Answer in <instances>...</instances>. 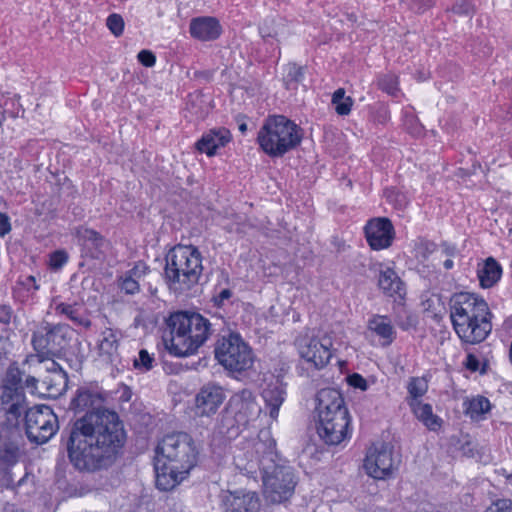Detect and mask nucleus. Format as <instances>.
<instances>
[{
	"instance_id": "obj_1",
	"label": "nucleus",
	"mask_w": 512,
	"mask_h": 512,
	"mask_svg": "<svg viewBox=\"0 0 512 512\" xmlns=\"http://www.w3.org/2000/svg\"><path fill=\"white\" fill-rule=\"evenodd\" d=\"M101 393L79 388L70 409L85 414L69 428L66 440L68 457L79 471L94 472L111 466L123 447L125 431L117 413L103 408Z\"/></svg>"
},
{
	"instance_id": "obj_2",
	"label": "nucleus",
	"mask_w": 512,
	"mask_h": 512,
	"mask_svg": "<svg viewBox=\"0 0 512 512\" xmlns=\"http://www.w3.org/2000/svg\"><path fill=\"white\" fill-rule=\"evenodd\" d=\"M234 459L237 467L248 474L260 470L267 501L280 504L294 494L296 480L293 469L278 455L276 442L268 431H261L251 449Z\"/></svg>"
},
{
	"instance_id": "obj_3",
	"label": "nucleus",
	"mask_w": 512,
	"mask_h": 512,
	"mask_svg": "<svg viewBox=\"0 0 512 512\" xmlns=\"http://www.w3.org/2000/svg\"><path fill=\"white\" fill-rule=\"evenodd\" d=\"M450 318L459 338L468 344L484 341L492 330L487 302L475 294L461 292L451 298Z\"/></svg>"
},
{
	"instance_id": "obj_4",
	"label": "nucleus",
	"mask_w": 512,
	"mask_h": 512,
	"mask_svg": "<svg viewBox=\"0 0 512 512\" xmlns=\"http://www.w3.org/2000/svg\"><path fill=\"white\" fill-rule=\"evenodd\" d=\"M167 325L170 338L164 337L165 347L177 357L194 354L211 335L209 320L195 312H176L169 317Z\"/></svg>"
},
{
	"instance_id": "obj_5",
	"label": "nucleus",
	"mask_w": 512,
	"mask_h": 512,
	"mask_svg": "<svg viewBox=\"0 0 512 512\" xmlns=\"http://www.w3.org/2000/svg\"><path fill=\"white\" fill-rule=\"evenodd\" d=\"M317 433L327 445H339L349 433L350 418L341 393L332 388L317 394Z\"/></svg>"
},
{
	"instance_id": "obj_6",
	"label": "nucleus",
	"mask_w": 512,
	"mask_h": 512,
	"mask_svg": "<svg viewBox=\"0 0 512 512\" xmlns=\"http://www.w3.org/2000/svg\"><path fill=\"white\" fill-rule=\"evenodd\" d=\"M202 270V259L197 248L177 245L166 256L164 277L171 290L182 293L199 282Z\"/></svg>"
},
{
	"instance_id": "obj_7",
	"label": "nucleus",
	"mask_w": 512,
	"mask_h": 512,
	"mask_svg": "<svg viewBox=\"0 0 512 512\" xmlns=\"http://www.w3.org/2000/svg\"><path fill=\"white\" fill-rule=\"evenodd\" d=\"M302 129L283 115L270 116L258 132V142L271 157H282L300 145Z\"/></svg>"
},
{
	"instance_id": "obj_8",
	"label": "nucleus",
	"mask_w": 512,
	"mask_h": 512,
	"mask_svg": "<svg viewBox=\"0 0 512 512\" xmlns=\"http://www.w3.org/2000/svg\"><path fill=\"white\" fill-rule=\"evenodd\" d=\"M198 450L192 437L184 432L166 435L156 447L155 459L189 473L195 467Z\"/></svg>"
},
{
	"instance_id": "obj_9",
	"label": "nucleus",
	"mask_w": 512,
	"mask_h": 512,
	"mask_svg": "<svg viewBox=\"0 0 512 512\" xmlns=\"http://www.w3.org/2000/svg\"><path fill=\"white\" fill-rule=\"evenodd\" d=\"M23 445L22 429L20 426H0V471L4 473L2 484L14 488L20 486L26 477L15 479L11 469L19 462L21 446Z\"/></svg>"
},
{
	"instance_id": "obj_10",
	"label": "nucleus",
	"mask_w": 512,
	"mask_h": 512,
	"mask_svg": "<svg viewBox=\"0 0 512 512\" xmlns=\"http://www.w3.org/2000/svg\"><path fill=\"white\" fill-rule=\"evenodd\" d=\"M215 357L227 370L242 372L252 368L254 354L239 334L229 333L217 340Z\"/></svg>"
},
{
	"instance_id": "obj_11",
	"label": "nucleus",
	"mask_w": 512,
	"mask_h": 512,
	"mask_svg": "<svg viewBox=\"0 0 512 512\" xmlns=\"http://www.w3.org/2000/svg\"><path fill=\"white\" fill-rule=\"evenodd\" d=\"M68 326L43 323L32 335V345L39 363L62 353L67 345Z\"/></svg>"
},
{
	"instance_id": "obj_12",
	"label": "nucleus",
	"mask_w": 512,
	"mask_h": 512,
	"mask_svg": "<svg viewBox=\"0 0 512 512\" xmlns=\"http://www.w3.org/2000/svg\"><path fill=\"white\" fill-rule=\"evenodd\" d=\"M261 412L255 396L252 391L243 389L235 393L228 402L225 414H222L220 420V432L228 434L234 427L233 420L229 416H234V421L239 425H246L251 420H255Z\"/></svg>"
},
{
	"instance_id": "obj_13",
	"label": "nucleus",
	"mask_w": 512,
	"mask_h": 512,
	"mask_svg": "<svg viewBox=\"0 0 512 512\" xmlns=\"http://www.w3.org/2000/svg\"><path fill=\"white\" fill-rule=\"evenodd\" d=\"M58 418L47 405L27 409L25 413V432L30 442L44 444L58 430Z\"/></svg>"
},
{
	"instance_id": "obj_14",
	"label": "nucleus",
	"mask_w": 512,
	"mask_h": 512,
	"mask_svg": "<svg viewBox=\"0 0 512 512\" xmlns=\"http://www.w3.org/2000/svg\"><path fill=\"white\" fill-rule=\"evenodd\" d=\"M295 343L300 357L313 364L317 369L326 366L335 351L332 337L327 334L321 338L301 336L296 339Z\"/></svg>"
},
{
	"instance_id": "obj_15",
	"label": "nucleus",
	"mask_w": 512,
	"mask_h": 512,
	"mask_svg": "<svg viewBox=\"0 0 512 512\" xmlns=\"http://www.w3.org/2000/svg\"><path fill=\"white\" fill-rule=\"evenodd\" d=\"M397 466L398 461L393 457L392 448L385 443L370 447L364 461L366 473L375 479L390 477Z\"/></svg>"
},
{
	"instance_id": "obj_16",
	"label": "nucleus",
	"mask_w": 512,
	"mask_h": 512,
	"mask_svg": "<svg viewBox=\"0 0 512 512\" xmlns=\"http://www.w3.org/2000/svg\"><path fill=\"white\" fill-rule=\"evenodd\" d=\"M27 403L24 392H12L2 389L0 394V417L4 420L0 426H20L19 419L27 411Z\"/></svg>"
},
{
	"instance_id": "obj_17",
	"label": "nucleus",
	"mask_w": 512,
	"mask_h": 512,
	"mask_svg": "<svg viewBox=\"0 0 512 512\" xmlns=\"http://www.w3.org/2000/svg\"><path fill=\"white\" fill-rule=\"evenodd\" d=\"M220 502L222 512H258L260 509L257 493L247 490L222 491Z\"/></svg>"
},
{
	"instance_id": "obj_18",
	"label": "nucleus",
	"mask_w": 512,
	"mask_h": 512,
	"mask_svg": "<svg viewBox=\"0 0 512 512\" xmlns=\"http://www.w3.org/2000/svg\"><path fill=\"white\" fill-rule=\"evenodd\" d=\"M226 398L224 389L213 382L203 385L195 397L196 411L201 416L214 415Z\"/></svg>"
},
{
	"instance_id": "obj_19",
	"label": "nucleus",
	"mask_w": 512,
	"mask_h": 512,
	"mask_svg": "<svg viewBox=\"0 0 512 512\" xmlns=\"http://www.w3.org/2000/svg\"><path fill=\"white\" fill-rule=\"evenodd\" d=\"M365 236L372 249H385L392 244L394 227L388 218H375L366 224Z\"/></svg>"
},
{
	"instance_id": "obj_20",
	"label": "nucleus",
	"mask_w": 512,
	"mask_h": 512,
	"mask_svg": "<svg viewBox=\"0 0 512 512\" xmlns=\"http://www.w3.org/2000/svg\"><path fill=\"white\" fill-rule=\"evenodd\" d=\"M231 140V133L226 128H214L203 134L195 144L196 149L208 156H213L216 150L224 147Z\"/></svg>"
},
{
	"instance_id": "obj_21",
	"label": "nucleus",
	"mask_w": 512,
	"mask_h": 512,
	"mask_svg": "<svg viewBox=\"0 0 512 512\" xmlns=\"http://www.w3.org/2000/svg\"><path fill=\"white\" fill-rule=\"evenodd\" d=\"M262 398L265 402L266 409L272 419L276 420L279 414L280 406L283 404L286 396L285 385L281 380L276 378L266 385L262 390Z\"/></svg>"
},
{
	"instance_id": "obj_22",
	"label": "nucleus",
	"mask_w": 512,
	"mask_h": 512,
	"mask_svg": "<svg viewBox=\"0 0 512 512\" xmlns=\"http://www.w3.org/2000/svg\"><path fill=\"white\" fill-rule=\"evenodd\" d=\"M190 34L200 41H212L221 34V26L216 18L198 17L190 22Z\"/></svg>"
},
{
	"instance_id": "obj_23",
	"label": "nucleus",
	"mask_w": 512,
	"mask_h": 512,
	"mask_svg": "<svg viewBox=\"0 0 512 512\" xmlns=\"http://www.w3.org/2000/svg\"><path fill=\"white\" fill-rule=\"evenodd\" d=\"M156 472V487L161 491H170L174 489L188 473L172 468L171 465L164 462H159L155 459L154 462Z\"/></svg>"
},
{
	"instance_id": "obj_24",
	"label": "nucleus",
	"mask_w": 512,
	"mask_h": 512,
	"mask_svg": "<svg viewBox=\"0 0 512 512\" xmlns=\"http://www.w3.org/2000/svg\"><path fill=\"white\" fill-rule=\"evenodd\" d=\"M74 235L78 239L79 244L90 251L92 258H99L107 246V241L95 230L78 227L75 229Z\"/></svg>"
},
{
	"instance_id": "obj_25",
	"label": "nucleus",
	"mask_w": 512,
	"mask_h": 512,
	"mask_svg": "<svg viewBox=\"0 0 512 512\" xmlns=\"http://www.w3.org/2000/svg\"><path fill=\"white\" fill-rule=\"evenodd\" d=\"M477 275L481 287L490 288L499 281L502 268L494 258L489 257L479 266Z\"/></svg>"
},
{
	"instance_id": "obj_26",
	"label": "nucleus",
	"mask_w": 512,
	"mask_h": 512,
	"mask_svg": "<svg viewBox=\"0 0 512 512\" xmlns=\"http://www.w3.org/2000/svg\"><path fill=\"white\" fill-rule=\"evenodd\" d=\"M378 286L389 296H393L394 294L400 295L403 290V282L400 277L389 267L380 270Z\"/></svg>"
},
{
	"instance_id": "obj_27",
	"label": "nucleus",
	"mask_w": 512,
	"mask_h": 512,
	"mask_svg": "<svg viewBox=\"0 0 512 512\" xmlns=\"http://www.w3.org/2000/svg\"><path fill=\"white\" fill-rule=\"evenodd\" d=\"M368 328L384 339L386 345H389L395 337V330L387 316H373L368 322Z\"/></svg>"
},
{
	"instance_id": "obj_28",
	"label": "nucleus",
	"mask_w": 512,
	"mask_h": 512,
	"mask_svg": "<svg viewBox=\"0 0 512 512\" xmlns=\"http://www.w3.org/2000/svg\"><path fill=\"white\" fill-rule=\"evenodd\" d=\"M464 413L471 419L478 420L484 414L490 411V401L484 396H477L472 399H466L463 403Z\"/></svg>"
},
{
	"instance_id": "obj_29",
	"label": "nucleus",
	"mask_w": 512,
	"mask_h": 512,
	"mask_svg": "<svg viewBox=\"0 0 512 512\" xmlns=\"http://www.w3.org/2000/svg\"><path fill=\"white\" fill-rule=\"evenodd\" d=\"M285 20L281 17H269L259 27V33L264 40L273 38L278 40L285 32Z\"/></svg>"
},
{
	"instance_id": "obj_30",
	"label": "nucleus",
	"mask_w": 512,
	"mask_h": 512,
	"mask_svg": "<svg viewBox=\"0 0 512 512\" xmlns=\"http://www.w3.org/2000/svg\"><path fill=\"white\" fill-rule=\"evenodd\" d=\"M68 377L66 372H54L42 379V384L50 396L57 397L62 394L67 386Z\"/></svg>"
},
{
	"instance_id": "obj_31",
	"label": "nucleus",
	"mask_w": 512,
	"mask_h": 512,
	"mask_svg": "<svg viewBox=\"0 0 512 512\" xmlns=\"http://www.w3.org/2000/svg\"><path fill=\"white\" fill-rule=\"evenodd\" d=\"M101 336L102 338L99 343L100 354L110 358L118 350L119 332L111 328H106Z\"/></svg>"
},
{
	"instance_id": "obj_32",
	"label": "nucleus",
	"mask_w": 512,
	"mask_h": 512,
	"mask_svg": "<svg viewBox=\"0 0 512 512\" xmlns=\"http://www.w3.org/2000/svg\"><path fill=\"white\" fill-rule=\"evenodd\" d=\"M22 377L23 372L18 368L16 364H11L4 376L2 389L12 390V392H24V387L22 385Z\"/></svg>"
},
{
	"instance_id": "obj_33",
	"label": "nucleus",
	"mask_w": 512,
	"mask_h": 512,
	"mask_svg": "<svg viewBox=\"0 0 512 512\" xmlns=\"http://www.w3.org/2000/svg\"><path fill=\"white\" fill-rule=\"evenodd\" d=\"M55 310L57 313L63 314L66 317H68L78 326H83L85 328H89L91 326V321L88 318H85L80 315V308L77 304L72 305L66 303H59L56 305Z\"/></svg>"
},
{
	"instance_id": "obj_34",
	"label": "nucleus",
	"mask_w": 512,
	"mask_h": 512,
	"mask_svg": "<svg viewBox=\"0 0 512 512\" xmlns=\"http://www.w3.org/2000/svg\"><path fill=\"white\" fill-rule=\"evenodd\" d=\"M414 413L429 429L435 430L440 426L441 420L433 414L431 405L418 403L414 407Z\"/></svg>"
},
{
	"instance_id": "obj_35",
	"label": "nucleus",
	"mask_w": 512,
	"mask_h": 512,
	"mask_svg": "<svg viewBox=\"0 0 512 512\" xmlns=\"http://www.w3.org/2000/svg\"><path fill=\"white\" fill-rule=\"evenodd\" d=\"M332 104L337 114L348 115L351 111L353 100L351 97L345 96V90L343 88H339L332 95Z\"/></svg>"
},
{
	"instance_id": "obj_36",
	"label": "nucleus",
	"mask_w": 512,
	"mask_h": 512,
	"mask_svg": "<svg viewBox=\"0 0 512 512\" xmlns=\"http://www.w3.org/2000/svg\"><path fill=\"white\" fill-rule=\"evenodd\" d=\"M303 68L296 64L288 65V73L285 77L287 89H297L298 84L303 80Z\"/></svg>"
},
{
	"instance_id": "obj_37",
	"label": "nucleus",
	"mask_w": 512,
	"mask_h": 512,
	"mask_svg": "<svg viewBox=\"0 0 512 512\" xmlns=\"http://www.w3.org/2000/svg\"><path fill=\"white\" fill-rule=\"evenodd\" d=\"M379 87L391 96H396L399 92L398 78L396 75H383L378 82Z\"/></svg>"
},
{
	"instance_id": "obj_38",
	"label": "nucleus",
	"mask_w": 512,
	"mask_h": 512,
	"mask_svg": "<svg viewBox=\"0 0 512 512\" xmlns=\"http://www.w3.org/2000/svg\"><path fill=\"white\" fill-rule=\"evenodd\" d=\"M153 362L154 358L147 350L142 349L139 351L138 357L134 359L133 366L138 370L149 371L153 367Z\"/></svg>"
},
{
	"instance_id": "obj_39",
	"label": "nucleus",
	"mask_w": 512,
	"mask_h": 512,
	"mask_svg": "<svg viewBox=\"0 0 512 512\" xmlns=\"http://www.w3.org/2000/svg\"><path fill=\"white\" fill-rule=\"evenodd\" d=\"M106 25L111 33L119 37L124 30V20L119 14H111L106 20Z\"/></svg>"
},
{
	"instance_id": "obj_40",
	"label": "nucleus",
	"mask_w": 512,
	"mask_h": 512,
	"mask_svg": "<svg viewBox=\"0 0 512 512\" xmlns=\"http://www.w3.org/2000/svg\"><path fill=\"white\" fill-rule=\"evenodd\" d=\"M408 391L413 398H419L426 393L427 383L422 378H413L408 385Z\"/></svg>"
},
{
	"instance_id": "obj_41",
	"label": "nucleus",
	"mask_w": 512,
	"mask_h": 512,
	"mask_svg": "<svg viewBox=\"0 0 512 512\" xmlns=\"http://www.w3.org/2000/svg\"><path fill=\"white\" fill-rule=\"evenodd\" d=\"M484 512H512V500L499 499L487 507Z\"/></svg>"
},
{
	"instance_id": "obj_42",
	"label": "nucleus",
	"mask_w": 512,
	"mask_h": 512,
	"mask_svg": "<svg viewBox=\"0 0 512 512\" xmlns=\"http://www.w3.org/2000/svg\"><path fill=\"white\" fill-rule=\"evenodd\" d=\"M68 260V255L64 250H57L50 255L49 264L51 268L60 269Z\"/></svg>"
},
{
	"instance_id": "obj_43",
	"label": "nucleus",
	"mask_w": 512,
	"mask_h": 512,
	"mask_svg": "<svg viewBox=\"0 0 512 512\" xmlns=\"http://www.w3.org/2000/svg\"><path fill=\"white\" fill-rule=\"evenodd\" d=\"M452 11L460 16H471L474 13L472 4L467 0H462L453 6Z\"/></svg>"
},
{
	"instance_id": "obj_44",
	"label": "nucleus",
	"mask_w": 512,
	"mask_h": 512,
	"mask_svg": "<svg viewBox=\"0 0 512 512\" xmlns=\"http://www.w3.org/2000/svg\"><path fill=\"white\" fill-rule=\"evenodd\" d=\"M121 289L127 294H134L139 290V283L136 278L130 274L123 279Z\"/></svg>"
},
{
	"instance_id": "obj_45",
	"label": "nucleus",
	"mask_w": 512,
	"mask_h": 512,
	"mask_svg": "<svg viewBox=\"0 0 512 512\" xmlns=\"http://www.w3.org/2000/svg\"><path fill=\"white\" fill-rule=\"evenodd\" d=\"M137 58H138L139 62L146 67H152L155 65V62H156L155 55L149 50L140 51L138 53Z\"/></svg>"
},
{
	"instance_id": "obj_46",
	"label": "nucleus",
	"mask_w": 512,
	"mask_h": 512,
	"mask_svg": "<svg viewBox=\"0 0 512 512\" xmlns=\"http://www.w3.org/2000/svg\"><path fill=\"white\" fill-rule=\"evenodd\" d=\"M348 383L354 388L365 391L368 388L367 381L360 374L354 373L348 377Z\"/></svg>"
},
{
	"instance_id": "obj_47",
	"label": "nucleus",
	"mask_w": 512,
	"mask_h": 512,
	"mask_svg": "<svg viewBox=\"0 0 512 512\" xmlns=\"http://www.w3.org/2000/svg\"><path fill=\"white\" fill-rule=\"evenodd\" d=\"M232 296V291L230 289H223L219 292L218 295L213 297L214 304L217 307H221L224 305V302L230 299Z\"/></svg>"
},
{
	"instance_id": "obj_48",
	"label": "nucleus",
	"mask_w": 512,
	"mask_h": 512,
	"mask_svg": "<svg viewBox=\"0 0 512 512\" xmlns=\"http://www.w3.org/2000/svg\"><path fill=\"white\" fill-rule=\"evenodd\" d=\"M13 316V311L8 305H0V323L9 324Z\"/></svg>"
},
{
	"instance_id": "obj_49",
	"label": "nucleus",
	"mask_w": 512,
	"mask_h": 512,
	"mask_svg": "<svg viewBox=\"0 0 512 512\" xmlns=\"http://www.w3.org/2000/svg\"><path fill=\"white\" fill-rule=\"evenodd\" d=\"M11 230L9 217L5 213L0 212V236H4Z\"/></svg>"
},
{
	"instance_id": "obj_50",
	"label": "nucleus",
	"mask_w": 512,
	"mask_h": 512,
	"mask_svg": "<svg viewBox=\"0 0 512 512\" xmlns=\"http://www.w3.org/2000/svg\"><path fill=\"white\" fill-rule=\"evenodd\" d=\"M433 4V0H413L412 9L416 12H423L426 8Z\"/></svg>"
},
{
	"instance_id": "obj_51",
	"label": "nucleus",
	"mask_w": 512,
	"mask_h": 512,
	"mask_svg": "<svg viewBox=\"0 0 512 512\" xmlns=\"http://www.w3.org/2000/svg\"><path fill=\"white\" fill-rule=\"evenodd\" d=\"M466 367L470 371H477L479 367V361L473 354H468L466 358Z\"/></svg>"
},
{
	"instance_id": "obj_52",
	"label": "nucleus",
	"mask_w": 512,
	"mask_h": 512,
	"mask_svg": "<svg viewBox=\"0 0 512 512\" xmlns=\"http://www.w3.org/2000/svg\"><path fill=\"white\" fill-rule=\"evenodd\" d=\"M49 360L50 362L46 366L47 372L50 374H53L54 372H65L61 366L53 360V358H50Z\"/></svg>"
},
{
	"instance_id": "obj_53",
	"label": "nucleus",
	"mask_w": 512,
	"mask_h": 512,
	"mask_svg": "<svg viewBox=\"0 0 512 512\" xmlns=\"http://www.w3.org/2000/svg\"><path fill=\"white\" fill-rule=\"evenodd\" d=\"M147 267L144 264H138L136 265L131 271V275L133 277L139 278L141 275H144L146 273Z\"/></svg>"
},
{
	"instance_id": "obj_54",
	"label": "nucleus",
	"mask_w": 512,
	"mask_h": 512,
	"mask_svg": "<svg viewBox=\"0 0 512 512\" xmlns=\"http://www.w3.org/2000/svg\"><path fill=\"white\" fill-rule=\"evenodd\" d=\"M398 325L403 330H408L415 325L414 320L408 316L405 321H398Z\"/></svg>"
},
{
	"instance_id": "obj_55",
	"label": "nucleus",
	"mask_w": 512,
	"mask_h": 512,
	"mask_svg": "<svg viewBox=\"0 0 512 512\" xmlns=\"http://www.w3.org/2000/svg\"><path fill=\"white\" fill-rule=\"evenodd\" d=\"M37 382H38L37 378H35L34 376H28L25 380V386L27 388L35 389Z\"/></svg>"
},
{
	"instance_id": "obj_56",
	"label": "nucleus",
	"mask_w": 512,
	"mask_h": 512,
	"mask_svg": "<svg viewBox=\"0 0 512 512\" xmlns=\"http://www.w3.org/2000/svg\"><path fill=\"white\" fill-rule=\"evenodd\" d=\"M444 251L448 256H453L455 254L456 249L455 247L447 246Z\"/></svg>"
},
{
	"instance_id": "obj_57",
	"label": "nucleus",
	"mask_w": 512,
	"mask_h": 512,
	"mask_svg": "<svg viewBox=\"0 0 512 512\" xmlns=\"http://www.w3.org/2000/svg\"><path fill=\"white\" fill-rule=\"evenodd\" d=\"M445 269H451L453 267V261L451 259H447L443 263Z\"/></svg>"
},
{
	"instance_id": "obj_58",
	"label": "nucleus",
	"mask_w": 512,
	"mask_h": 512,
	"mask_svg": "<svg viewBox=\"0 0 512 512\" xmlns=\"http://www.w3.org/2000/svg\"><path fill=\"white\" fill-rule=\"evenodd\" d=\"M239 130L244 133L247 130V125L245 123H242L239 125Z\"/></svg>"
},
{
	"instance_id": "obj_59",
	"label": "nucleus",
	"mask_w": 512,
	"mask_h": 512,
	"mask_svg": "<svg viewBox=\"0 0 512 512\" xmlns=\"http://www.w3.org/2000/svg\"><path fill=\"white\" fill-rule=\"evenodd\" d=\"M506 483L512 486V474L506 476Z\"/></svg>"
},
{
	"instance_id": "obj_60",
	"label": "nucleus",
	"mask_w": 512,
	"mask_h": 512,
	"mask_svg": "<svg viewBox=\"0 0 512 512\" xmlns=\"http://www.w3.org/2000/svg\"><path fill=\"white\" fill-rule=\"evenodd\" d=\"M3 120H4V116L0 117V127L2 126Z\"/></svg>"
},
{
	"instance_id": "obj_61",
	"label": "nucleus",
	"mask_w": 512,
	"mask_h": 512,
	"mask_svg": "<svg viewBox=\"0 0 512 512\" xmlns=\"http://www.w3.org/2000/svg\"><path fill=\"white\" fill-rule=\"evenodd\" d=\"M12 512H25V511H24V510H22V509H16V510H14V511H12Z\"/></svg>"
},
{
	"instance_id": "obj_62",
	"label": "nucleus",
	"mask_w": 512,
	"mask_h": 512,
	"mask_svg": "<svg viewBox=\"0 0 512 512\" xmlns=\"http://www.w3.org/2000/svg\"><path fill=\"white\" fill-rule=\"evenodd\" d=\"M34 356L33 355H30L28 358H27V361L31 358H33Z\"/></svg>"
}]
</instances>
